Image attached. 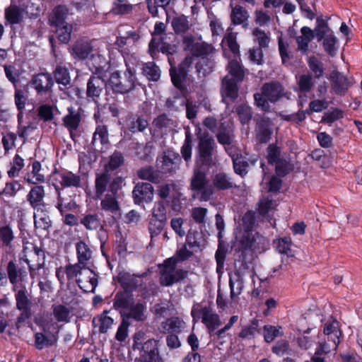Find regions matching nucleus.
<instances>
[{"mask_svg": "<svg viewBox=\"0 0 362 362\" xmlns=\"http://www.w3.org/2000/svg\"><path fill=\"white\" fill-rule=\"evenodd\" d=\"M255 273L247 262L238 261L235 263V271L229 275L230 298L232 301H236L242 293L245 283L247 279L255 282Z\"/></svg>", "mask_w": 362, "mask_h": 362, "instance_id": "obj_1", "label": "nucleus"}, {"mask_svg": "<svg viewBox=\"0 0 362 362\" xmlns=\"http://www.w3.org/2000/svg\"><path fill=\"white\" fill-rule=\"evenodd\" d=\"M4 71L8 80L15 87V103L18 110V134L19 137L23 138V129L21 128L23 122V90L17 87V83L21 82V76L23 74V66L18 62H15L13 64L4 66Z\"/></svg>", "mask_w": 362, "mask_h": 362, "instance_id": "obj_2", "label": "nucleus"}, {"mask_svg": "<svg viewBox=\"0 0 362 362\" xmlns=\"http://www.w3.org/2000/svg\"><path fill=\"white\" fill-rule=\"evenodd\" d=\"M51 179L53 182L54 189L58 194L57 207L61 212H62L64 204L63 199L62 198L59 192V185L62 189L69 187L78 188L81 186V176L66 169L59 170L57 168H54L52 172Z\"/></svg>", "mask_w": 362, "mask_h": 362, "instance_id": "obj_3", "label": "nucleus"}, {"mask_svg": "<svg viewBox=\"0 0 362 362\" xmlns=\"http://www.w3.org/2000/svg\"><path fill=\"white\" fill-rule=\"evenodd\" d=\"M192 63V57L187 55L177 66L171 65L170 68L169 74L171 82L174 87L182 93H185L187 91V86H189L188 73Z\"/></svg>", "mask_w": 362, "mask_h": 362, "instance_id": "obj_4", "label": "nucleus"}, {"mask_svg": "<svg viewBox=\"0 0 362 362\" xmlns=\"http://www.w3.org/2000/svg\"><path fill=\"white\" fill-rule=\"evenodd\" d=\"M191 313L194 320H202L210 334L221 325L218 315L211 305H196L193 306Z\"/></svg>", "mask_w": 362, "mask_h": 362, "instance_id": "obj_5", "label": "nucleus"}, {"mask_svg": "<svg viewBox=\"0 0 362 362\" xmlns=\"http://www.w3.org/2000/svg\"><path fill=\"white\" fill-rule=\"evenodd\" d=\"M216 146L215 141L209 134H203L199 136L198 163L201 166L209 168L213 162V150Z\"/></svg>", "mask_w": 362, "mask_h": 362, "instance_id": "obj_6", "label": "nucleus"}, {"mask_svg": "<svg viewBox=\"0 0 362 362\" xmlns=\"http://www.w3.org/2000/svg\"><path fill=\"white\" fill-rule=\"evenodd\" d=\"M175 260L174 258H169L165 260L160 270V284L163 286H169L173 285L185 276V272L181 269H175Z\"/></svg>", "mask_w": 362, "mask_h": 362, "instance_id": "obj_7", "label": "nucleus"}, {"mask_svg": "<svg viewBox=\"0 0 362 362\" xmlns=\"http://www.w3.org/2000/svg\"><path fill=\"white\" fill-rule=\"evenodd\" d=\"M329 79L332 92L338 96H344L353 86L352 78L337 70L330 73Z\"/></svg>", "mask_w": 362, "mask_h": 362, "instance_id": "obj_8", "label": "nucleus"}, {"mask_svg": "<svg viewBox=\"0 0 362 362\" xmlns=\"http://www.w3.org/2000/svg\"><path fill=\"white\" fill-rule=\"evenodd\" d=\"M54 80L49 73H39L33 76L28 83L30 88L35 90L37 95H46L52 91Z\"/></svg>", "mask_w": 362, "mask_h": 362, "instance_id": "obj_9", "label": "nucleus"}, {"mask_svg": "<svg viewBox=\"0 0 362 362\" xmlns=\"http://www.w3.org/2000/svg\"><path fill=\"white\" fill-rule=\"evenodd\" d=\"M154 189L149 182H139L134 186L132 191L134 203L136 205H144L153 201Z\"/></svg>", "mask_w": 362, "mask_h": 362, "instance_id": "obj_10", "label": "nucleus"}, {"mask_svg": "<svg viewBox=\"0 0 362 362\" xmlns=\"http://www.w3.org/2000/svg\"><path fill=\"white\" fill-rule=\"evenodd\" d=\"M106 86L107 83L101 76L91 75L86 85L87 100L98 104Z\"/></svg>", "mask_w": 362, "mask_h": 362, "instance_id": "obj_11", "label": "nucleus"}, {"mask_svg": "<svg viewBox=\"0 0 362 362\" xmlns=\"http://www.w3.org/2000/svg\"><path fill=\"white\" fill-rule=\"evenodd\" d=\"M234 235V246L238 245L239 250L252 247L253 243L259 238L254 228H235Z\"/></svg>", "mask_w": 362, "mask_h": 362, "instance_id": "obj_12", "label": "nucleus"}, {"mask_svg": "<svg viewBox=\"0 0 362 362\" xmlns=\"http://www.w3.org/2000/svg\"><path fill=\"white\" fill-rule=\"evenodd\" d=\"M68 114L62 118L63 125L67 129L70 138L76 141L78 134L76 133L81 122V114L78 110H75L73 107H69L67 109Z\"/></svg>", "mask_w": 362, "mask_h": 362, "instance_id": "obj_13", "label": "nucleus"}, {"mask_svg": "<svg viewBox=\"0 0 362 362\" xmlns=\"http://www.w3.org/2000/svg\"><path fill=\"white\" fill-rule=\"evenodd\" d=\"M239 83L229 79L228 76H225L221 81V93L223 100L234 103L239 96Z\"/></svg>", "mask_w": 362, "mask_h": 362, "instance_id": "obj_14", "label": "nucleus"}, {"mask_svg": "<svg viewBox=\"0 0 362 362\" xmlns=\"http://www.w3.org/2000/svg\"><path fill=\"white\" fill-rule=\"evenodd\" d=\"M157 341L153 339H148L140 345L141 356L142 362H158L159 355Z\"/></svg>", "mask_w": 362, "mask_h": 362, "instance_id": "obj_15", "label": "nucleus"}, {"mask_svg": "<svg viewBox=\"0 0 362 362\" xmlns=\"http://www.w3.org/2000/svg\"><path fill=\"white\" fill-rule=\"evenodd\" d=\"M81 274L76 279L80 288L85 292H94L97 286L96 274L87 267H83Z\"/></svg>", "mask_w": 362, "mask_h": 362, "instance_id": "obj_16", "label": "nucleus"}, {"mask_svg": "<svg viewBox=\"0 0 362 362\" xmlns=\"http://www.w3.org/2000/svg\"><path fill=\"white\" fill-rule=\"evenodd\" d=\"M127 129L132 134L144 132L148 127V122L143 115L129 112L126 117Z\"/></svg>", "mask_w": 362, "mask_h": 362, "instance_id": "obj_17", "label": "nucleus"}, {"mask_svg": "<svg viewBox=\"0 0 362 362\" xmlns=\"http://www.w3.org/2000/svg\"><path fill=\"white\" fill-rule=\"evenodd\" d=\"M226 71L230 80L242 83L245 77L247 69L243 65L240 59H233L228 61Z\"/></svg>", "mask_w": 362, "mask_h": 362, "instance_id": "obj_18", "label": "nucleus"}, {"mask_svg": "<svg viewBox=\"0 0 362 362\" xmlns=\"http://www.w3.org/2000/svg\"><path fill=\"white\" fill-rule=\"evenodd\" d=\"M261 90L271 103H276L284 95V88L282 85L277 81L265 83L262 86Z\"/></svg>", "mask_w": 362, "mask_h": 362, "instance_id": "obj_19", "label": "nucleus"}, {"mask_svg": "<svg viewBox=\"0 0 362 362\" xmlns=\"http://www.w3.org/2000/svg\"><path fill=\"white\" fill-rule=\"evenodd\" d=\"M256 139L260 144H267L269 141L273 133L271 122L268 118L262 117L259 119L256 125Z\"/></svg>", "mask_w": 362, "mask_h": 362, "instance_id": "obj_20", "label": "nucleus"}, {"mask_svg": "<svg viewBox=\"0 0 362 362\" xmlns=\"http://www.w3.org/2000/svg\"><path fill=\"white\" fill-rule=\"evenodd\" d=\"M127 69L124 72V80H122L121 83V94H127L133 90L137 84H139L138 79L136 76V70L133 66H130L126 62Z\"/></svg>", "mask_w": 362, "mask_h": 362, "instance_id": "obj_21", "label": "nucleus"}, {"mask_svg": "<svg viewBox=\"0 0 362 362\" xmlns=\"http://www.w3.org/2000/svg\"><path fill=\"white\" fill-rule=\"evenodd\" d=\"M69 14V9L65 5H57L49 16V23L52 28L66 24V18Z\"/></svg>", "mask_w": 362, "mask_h": 362, "instance_id": "obj_22", "label": "nucleus"}, {"mask_svg": "<svg viewBox=\"0 0 362 362\" xmlns=\"http://www.w3.org/2000/svg\"><path fill=\"white\" fill-rule=\"evenodd\" d=\"M315 349V355L324 357L332 351L337 350L339 340L327 339V337H321Z\"/></svg>", "mask_w": 362, "mask_h": 362, "instance_id": "obj_23", "label": "nucleus"}, {"mask_svg": "<svg viewBox=\"0 0 362 362\" xmlns=\"http://www.w3.org/2000/svg\"><path fill=\"white\" fill-rule=\"evenodd\" d=\"M93 50V47L88 42L77 40L71 47V55L74 59L83 60L88 57Z\"/></svg>", "mask_w": 362, "mask_h": 362, "instance_id": "obj_24", "label": "nucleus"}, {"mask_svg": "<svg viewBox=\"0 0 362 362\" xmlns=\"http://www.w3.org/2000/svg\"><path fill=\"white\" fill-rule=\"evenodd\" d=\"M30 165H28L27 167L28 172L24 175V181L35 185L44 182L45 177L42 174L40 173L41 163L37 160H35L31 165V170H30Z\"/></svg>", "mask_w": 362, "mask_h": 362, "instance_id": "obj_25", "label": "nucleus"}, {"mask_svg": "<svg viewBox=\"0 0 362 362\" xmlns=\"http://www.w3.org/2000/svg\"><path fill=\"white\" fill-rule=\"evenodd\" d=\"M201 166L194 170V174L191 179L190 186L193 191H202L204 189L208 184L206 173L202 170Z\"/></svg>", "mask_w": 362, "mask_h": 362, "instance_id": "obj_26", "label": "nucleus"}, {"mask_svg": "<svg viewBox=\"0 0 362 362\" xmlns=\"http://www.w3.org/2000/svg\"><path fill=\"white\" fill-rule=\"evenodd\" d=\"M167 221L166 209L161 202L155 203L153 209V217L151 219V224L154 226H164Z\"/></svg>", "mask_w": 362, "mask_h": 362, "instance_id": "obj_27", "label": "nucleus"}, {"mask_svg": "<svg viewBox=\"0 0 362 362\" xmlns=\"http://www.w3.org/2000/svg\"><path fill=\"white\" fill-rule=\"evenodd\" d=\"M212 182L214 188L217 190H228L237 187L231 178L223 172L216 173L214 176Z\"/></svg>", "mask_w": 362, "mask_h": 362, "instance_id": "obj_28", "label": "nucleus"}, {"mask_svg": "<svg viewBox=\"0 0 362 362\" xmlns=\"http://www.w3.org/2000/svg\"><path fill=\"white\" fill-rule=\"evenodd\" d=\"M99 140L102 146H105L110 144L108 127L105 124H98L93 134L91 146L95 147L97 141Z\"/></svg>", "mask_w": 362, "mask_h": 362, "instance_id": "obj_29", "label": "nucleus"}, {"mask_svg": "<svg viewBox=\"0 0 362 362\" xmlns=\"http://www.w3.org/2000/svg\"><path fill=\"white\" fill-rule=\"evenodd\" d=\"M146 305L143 303H136L133 301L129 308L128 312L124 313L127 318H133L136 321H144L146 317Z\"/></svg>", "mask_w": 362, "mask_h": 362, "instance_id": "obj_30", "label": "nucleus"}, {"mask_svg": "<svg viewBox=\"0 0 362 362\" xmlns=\"http://www.w3.org/2000/svg\"><path fill=\"white\" fill-rule=\"evenodd\" d=\"M153 144L151 141L146 142L145 145L137 143L136 146V155L141 160L151 162L153 160Z\"/></svg>", "mask_w": 362, "mask_h": 362, "instance_id": "obj_31", "label": "nucleus"}, {"mask_svg": "<svg viewBox=\"0 0 362 362\" xmlns=\"http://www.w3.org/2000/svg\"><path fill=\"white\" fill-rule=\"evenodd\" d=\"M110 180V175L105 171L97 174L95 180V192L98 199L101 198L107 190Z\"/></svg>", "mask_w": 362, "mask_h": 362, "instance_id": "obj_32", "label": "nucleus"}, {"mask_svg": "<svg viewBox=\"0 0 362 362\" xmlns=\"http://www.w3.org/2000/svg\"><path fill=\"white\" fill-rule=\"evenodd\" d=\"M341 331L339 329V323L336 320L327 321L324 326L323 334L322 337L327 339L339 340Z\"/></svg>", "mask_w": 362, "mask_h": 362, "instance_id": "obj_33", "label": "nucleus"}, {"mask_svg": "<svg viewBox=\"0 0 362 362\" xmlns=\"http://www.w3.org/2000/svg\"><path fill=\"white\" fill-rule=\"evenodd\" d=\"M107 313V311H105L93 320V326L95 328H98L99 331L102 333H105L113 324L112 318L108 316Z\"/></svg>", "mask_w": 362, "mask_h": 362, "instance_id": "obj_34", "label": "nucleus"}, {"mask_svg": "<svg viewBox=\"0 0 362 362\" xmlns=\"http://www.w3.org/2000/svg\"><path fill=\"white\" fill-rule=\"evenodd\" d=\"M185 323L178 317H172L161 324L160 329L163 332H180Z\"/></svg>", "mask_w": 362, "mask_h": 362, "instance_id": "obj_35", "label": "nucleus"}, {"mask_svg": "<svg viewBox=\"0 0 362 362\" xmlns=\"http://www.w3.org/2000/svg\"><path fill=\"white\" fill-rule=\"evenodd\" d=\"M142 74L148 80L156 82L160 78V70L158 66L153 62H149L143 64Z\"/></svg>", "mask_w": 362, "mask_h": 362, "instance_id": "obj_36", "label": "nucleus"}, {"mask_svg": "<svg viewBox=\"0 0 362 362\" xmlns=\"http://www.w3.org/2000/svg\"><path fill=\"white\" fill-rule=\"evenodd\" d=\"M163 160L161 161V165L160 166V170L163 173H172L175 172L177 163L175 161V159H180L179 155H175V153H168L165 154L163 156Z\"/></svg>", "mask_w": 362, "mask_h": 362, "instance_id": "obj_37", "label": "nucleus"}, {"mask_svg": "<svg viewBox=\"0 0 362 362\" xmlns=\"http://www.w3.org/2000/svg\"><path fill=\"white\" fill-rule=\"evenodd\" d=\"M117 197L113 194H107L103 199L101 200L100 206L103 210L116 214L120 210Z\"/></svg>", "mask_w": 362, "mask_h": 362, "instance_id": "obj_38", "label": "nucleus"}, {"mask_svg": "<svg viewBox=\"0 0 362 362\" xmlns=\"http://www.w3.org/2000/svg\"><path fill=\"white\" fill-rule=\"evenodd\" d=\"M133 301V298L127 293H117L114 299L113 305L117 310H120L123 314L126 313L127 309Z\"/></svg>", "mask_w": 362, "mask_h": 362, "instance_id": "obj_39", "label": "nucleus"}, {"mask_svg": "<svg viewBox=\"0 0 362 362\" xmlns=\"http://www.w3.org/2000/svg\"><path fill=\"white\" fill-rule=\"evenodd\" d=\"M171 25L176 34L185 33L189 29L188 18L185 15L174 17L172 20Z\"/></svg>", "mask_w": 362, "mask_h": 362, "instance_id": "obj_40", "label": "nucleus"}, {"mask_svg": "<svg viewBox=\"0 0 362 362\" xmlns=\"http://www.w3.org/2000/svg\"><path fill=\"white\" fill-rule=\"evenodd\" d=\"M8 278L13 285V290L16 289V284L22 279V269L13 261H10L7 266Z\"/></svg>", "mask_w": 362, "mask_h": 362, "instance_id": "obj_41", "label": "nucleus"}, {"mask_svg": "<svg viewBox=\"0 0 362 362\" xmlns=\"http://www.w3.org/2000/svg\"><path fill=\"white\" fill-rule=\"evenodd\" d=\"M248 18L247 11L241 6L236 5L233 8L230 19L233 25H239L243 24Z\"/></svg>", "mask_w": 362, "mask_h": 362, "instance_id": "obj_42", "label": "nucleus"}, {"mask_svg": "<svg viewBox=\"0 0 362 362\" xmlns=\"http://www.w3.org/2000/svg\"><path fill=\"white\" fill-rule=\"evenodd\" d=\"M235 112L243 125L248 124L252 118V109L245 103L238 105L235 108Z\"/></svg>", "mask_w": 362, "mask_h": 362, "instance_id": "obj_43", "label": "nucleus"}, {"mask_svg": "<svg viewBox=\"0 0 362 362\" xmlns=\"http://www.w3.org/2000/svg\"><path fill=\"white\" fill-rule=\"evenodd\" d=\"M124 162L122 153L119 151H115L110 156L108 163L105 165V171L109 173L118 169Z\"/></svg>", "mask_w": 362, "mask_h": 362, "instance_id": "obj_44", "label": "nucleus"}, {"mask_svg": "<svg viewBox=\"0 0 362 362\" xmlns=\"http://www.w3.org/2000/svg\"><path fill=\"white\" fill-rule=\"evenodd\" d=\"M53 75L56 82L59 84L66 86L71 83L69 69L65 66H57L53 71Z\"/></svg>", "mask_w": 362, "mask_h": 362, "instance_id": "obj_45", "label": "nucleus"}, {"mask_svg": "<svg viewBox=\"0 0 362 362\" xmlns=\"http://www.w3.org/2000/svg\"><path fill=\"white\" fill-rule=\"evenodd\" d=\"M212 47L205 42H196L191 49L189 56L194 57H206L211 53Z\"/></svg>", "mask_w": 362, "mask_h": 362, "instance_id": "obj_46", "label": "nucleus"}, {"mask_svg": "<svg viewBox=\"0 0 362 362\" xmlns=\"http://www.w3.org/2000/svg\"><path fill=\"white\" fill-rule=\"evenodd\" d=\"M45 195L44 188L41 185H36L32 187L28 195V200L33 207L40 204Z\"/></svg>", "mask_w": 362, "mask_h": 362, "instance_id": "obj_47", "label": "nucleus"}, {"mask_svg": "<svg viewBox=\"0 0 362 362\" xmlns=\"http://www.w3.org/2000/svg\"><path fill=\"white\" fill-rule=\"evenodd\" d=\"M52 29L57 36L58 40L62 43H68L71 39L72 26L68 23L62 26L54 27Z\"/></svg>", "mask_w": 362, "mask_h": 362, "instance_id": "obj_48", "label": "nucleus"}, {"mask_svg": "<svg viewBox=\"0 0 362 362\" xmlns=\"http://www.w3.org/2000/svg\"><path fill=\"white\" fill-rule=\"evenodd\" d=\"M308 64L310 69L314 74L315 78H320L323 76L325 71L323 63L316 57H310L308 60Z\"/></svg>", "mask_w": 362, "mask_h": 362, "instance_id": "obj_49", "label": "nucleus"}, {"mask_svg": "<svg viewBox=\"0 0 362 362\" xmlns=\"http://www.w3.org/2000/svg\"><path fill=\"white\" fill-rule=\"evenodd\" d=\"M232 160L234 172L242 177L245 175L247 173V168L248 167V163L244 160L243 156L240 154L233 156Z\"/></svg>", "mask_w": 362, "mask_h": 362, "instance_id": "obj_50", "label": "nucleus"}, {"mask_svg": "<svg viewBox=\"0 0 362 362\" xmlns=\"http://www.w3.org/2000/svg\"><path fill=\"white\" fill-rule=\"evenodd\" d=\"M76 251L78 262L86 265V262L91 258V251L88 245L81 241L76 245Z\"/></svg>", "mask_w": 362, "mask_h": 362, "instance_id": "obj_51", "label": "nucleus"}, {"mask_svg": "<svg viewBox=\"0 0 362 362\" xmlns=\"http://www.w3.org/2000/svg\"><path fill=\"white\" fill-rule=\"evenodd\" d=\"M275 247L276 250L281 254H284L287 256H293V252L291 248L292 243L289 238H280L274 241Z\"/></svg>", "mask_w": 362, "mask_h": 362, "instance_id": "obj_52", "label": "nucleus"}, {"mask_svg": "<svg viewBox=\"0 0 362 362\" xmlns=\"http://www.w3.org/2000/svg\"><path fill=\"white\" fill-rule=\"evenodd\" d=\"M138 177L141 180H146L151 182H156L158 179V175L154 171L152 166H146L140 168L137 171Z\"/></svg>", "mask_w": 362, "mask_h": 362, "instance_id": "obj_53", "label": "nucleus"}, {"mask_svg": "<svg viewBox=\"0 0 362 362\" xmlns=\"http://www.w3.org/2000/svg\"><path fill=\"white\" fill-rule=\"evenodd\" d=\"M281 148L274 144H269L267 148V159L270 165L274 164L282 158Z\"/></svg>", "mask_w": 362, "mask_h": 362, "instance_id": "obj_54", "label": "nucleus"}, {"mask_svg": "<svg viewBox=\"0 0 362 362\" xmlns=\"http://www.w3.org/2000/svg\"><path fill=\"white\" fill-rule=\"evenodd\" d=\"M264 340L269 343L274 340L275 338L283 334L281 327H275L272 325H265L264 327Z\"/></svg>", "mask_w": 362, "mask_h": 362, "instance_id": "obj_55", "label": "nucleus"}, {"mask_svg": "<svg viewBox=\"0 0 362 362\" xmlns=\"http://www.w3.org/2000/svg\"><path fill=\"white\" fill-rule=\"evenodd\" d=\"M200 228H191L187 235V243L190 247H199L200 240L202 239V232Z\"/></svg>", "mask_w": 362, "mask_h": 362, "instance_id": "obj_56", "label": "nucleus"}, {"mask_svg": "<svg viewBox=\"0 0 362 362\" xmlns=\"http://www.w3.org/2000/svg\"><path fill=\"white\" fill-rule=\"evenodd\" d=\"M337 38L334 35H327L323 38V47L325 51L331 57H334L337 53Z\"/></svg>", "mask_w": 362, "mask_h": 362, "instance_id": "obj_57", "label": "nucleus"}, {"mask_svg": "<svg viewBox=\"0 0 362 362\" xmlns=\"http://www.w3.org/2000/svg\"><path fill=\"white\" fill-rule=\"evenodd\" d=\"M5 18L11 24H17L21 21V11L16 6H10L5 12Z\"/></svg>", "mask_w": 362, "mask_h": 362, "instance_id": "obj_58", "label": "nucleus"}, {"mask_svg": "<svg viewBox=\"0 0 362 362\" xmlns=\"http://www.w3.org/2000/svg\"><path fill=\"white\" fill-rule=\"evenodd\" d=\"M122 77L119 71L112 72L107 81V85L115 93L121 94Z\"/></svg>", "mask_w": 362, "mask_h": 362, "instance_id": "obj_59", "label": "nucleus"}, {"mask_svg": "<svg viewBox=\"0 0 362 362\" xmlns=\"http://www.w3.org/2000/svg\"><path fill=\"white\" fill-rule=\"evenodd\" d=\"M316 28L315 32L318 41L322 40L326 33L329 30L327 20L322 18V16H319L316 19Z\"/></svg>", "mask_w": 362, "mask_h": 362, "instance_id": "obj_60", "label": "nucleus"}, {"mask_svg": "<svg viewBox=\"0 0 362 362\" xmlns=\"http://www.w3.org/2000/svg\"><path fill=\"white\" fill-rule=\"evenodd\" d=\"M133 6L130 4L112 3L110 13L115 16H123L132 12Z\"/></svg>", "mask_w": 362, "mask_h": 362, "instance_id": "obj_61", "label": "nucleus"}, {"mask_svg": "<svg viewBox=\"0 0 362 362\" xmlns=\"http://www.w3.org/2000/svg\"><path fill=\"white\" fill-rule=\"evenodd\" d=\"M275 172L279 177H285L293 170V167L284 158L275 162Z\"/></svg>", "mask_w": 362, "mask_h": 362, "instance_id": "obj_62", "label": "nucleus"}, {"mask_svg": "<svg viewBox=\"0 0 362 362\" xmlns=\"http://www.w3.org/2000/svg\"><path fill=\"white\" fill-rule=\"evenodd\" d=\"M83 267H86L79 262L76 264H69L66 267L65 273L69 280L76 279V280L81 276Z\"/></svg>", "mask_w": 362, "mask_h": 362, "instance_id": "obj_63", "label": "nucleus"}, {"mask_svg": "<svg viewBox=\"0 0 362 362\" xmlns=\"http://www.w3.org/2000/svg\"><path fill=\"white\" fill-rule=\"evenodd\" d=\"M344 117V112L339 108H334L330 112L325 113L322 119V122L331 124L334 122Z\"/></svg>", "mask_w": 362, "mask_h": 362, "instance_id": "obj_64", "label": "nucleus"}]
</instances>
